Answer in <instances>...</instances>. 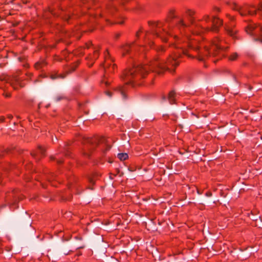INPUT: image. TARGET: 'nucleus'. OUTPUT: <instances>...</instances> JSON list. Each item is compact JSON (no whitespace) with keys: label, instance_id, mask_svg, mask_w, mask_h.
I'll return each mask as SVG.
<instances>
[{"label":"nucleus","instance_id":"nucleus-1","mask_svg":"<svg viewBox=\"0 0 262 262\" xmlns=\"http://www.w3.org/2000/svg\"><path fill=\"white\" fill-rule=\"evenodd\" d=\"M194 14V12L191 10L188 9L186 11L185 17L188 19L191 25L190 28H188L186 24L184 23L183 18L177 16L173 10L169 11L165 23L158 22L153 24L152 32H148L144 34L145 41L148 42L149 46L151 47V37L152 36L160 37L163 41H166L167 36L169 35V31L171 27L170 21L172 20V24L176 25L174 31L178 29L183 36L182 38L180 39L176 35H174V38L177 41L174 46L180 50L179 53L174 56L171 55L166 61L157 57L150 61L149 64L134 66L132 68H128L124 71L122 77L126 84H132L134 82L137 81L144 77L149 70L160 74L169 66H178L179 63L178 58L181 53L190 56L185 47L188 48L190 50L196 51L198 53V58L200 61H203L209 56H215L224 50L222 46L224 41L219 38H215L211 45H206L202 49L198 47L196 39L191 38L192 36H196L194 32L191 35L185 33L186 30H195L193 31L196 34L209 30L216 31L218 28L223 24L222 20L215 17L211 19L208 15H205L202 19L196 21L193 18Z\"/></svg>","mask_w":262,"mask_h":262},{"label":"nucleus","instance_id":"nucleus-2","mask_svg":"<svg viewBox=\"0 0 262 262\" xmlns=\"http://www.w3.org/2000/svg\"><path fill=\"white\" fill-rule=\"evenodd\" d=\"M231 8L238 11L242 16L253 15L255 14L256 11L261 13L262 14V4H260L258 8H256L253 5L239 6L233 3L231 5Z\"/></svg>","mask_w":262,"mask_h":262},{"label":"nucleus","instance_id":"nucleus-3","mask_svg":"<svg viewBox=\"0 0 262 262\" xmlns=\"http://www.w3.org/2000/svg\"><path fill=\"white\" fill-rule=\"evenodd\" d=\"M246 32L254 37L255 40L262 42V27L259 25L250 23L245 29Z\"/></svg>","mask_w":262,"mask_h":262},{"label":"nucleus","instance_id":"nucleus-4","mask_svg":"<svg viewBox=\"0 0 262 262\" xmlns=\"http://www.w3.org/2000/svg\"><path fill=\"white\" fill-rule=\"evenodd\" d=\"M105 62L103 64V68L105 74L114 71L115 64L112 63L113 62V59L110 57L107 51L104 53Z\"/></svg>","mask_w":262,"mask_h":262},{"label":"nucleus","instance_id":"nucleus-5","mask_svg":"<svg viewBox=\"0 0 262 262\" xmlns=\"http://www.w3.org/2000/svg\"><path fill=\"white\" fill-rule=\"evenodd\" d=\"M2 80L6 81V82L9 83L14 89H17L18 87H23L24 85L21 83L19 78L16 75L13 76H6Z\"/></svg>","mask_w":262,"mask_h":262},{"label":"nucleus","instance_id":"nucleus-6","mask_svg":"<svg viewBox=\"0 0 262 262\" xmlns=\"http://www.w3.org/2000/svg\"><path fill=\"white\" fill-rule=\"evenodd\" d=\"M234 25L233 24H230V25H228L226 26V30L227 32V33L232 37L233 38H235L236 37L235 34L237 32L236 30L234 29Z\"/></svg>","mask_w":262,"mask_h":262},{"label":"nucleus","instance_id":"nucleus-7","mask_svg":"<svg viewBox=\"0 0 262 262\" xmlns=\"http://www.w3.org/2000/svg\"><path fill=\"white\" fill-rule=\"evenodd\" d=\"M134 48V49L136 50L137 47L135 46L134 45H128L126 44L125 45L123 46L121 48V51L122 52V54L123 55H124L125 54L127 53L129 51V50L130 49Z\"/></svg>","mask_w":262,"mask_h":262},{"label":"nucleus","instance_id":"nucleus-8","mask_svg":"<svg viewBox=\"0 0 262 262\" xmlns=\"http://www.w3.org/2000/svg\"><path fill=\"white\" fill-rule=\"evenodd\" d=\"M176 97V94L173 91H171L169 92L168 96V99L170 104H173L174 103Z\"/></svg>","mask_w":262,"mask_h":262},{"label":"nucleus","instance_id":"nucleus-9","mask_svg":"<svg viewBox=\"0 0 262 262\" xmlns=\"http://www.w3.org/2000/svg\"><path fill=\"white\" fill-rule=\"evenodd\" d=\"M115 92L118 93L119 94H120L123 99H125L126 98L125 94V88L124 86L117 87L115 90Z\"/></svg>","mask_w":262,"mask_h":262},{"label":"nucleus","instance_id":"nucleus-10","mask_svg":"<svg viewBox=\"0 0 262 262\" xmlns=\"http://www.w3.org/2000/svg\"><path fill=\"white\" fill-rule=\"evenodd\" d=\"M46 64V61L45 60H41L35 64V68L38 70L40 68H42Z\"/></svg>","mask_w":262,"mask_h":262},{"label":"nucleus","instance_id":"nucleus-11","mask_svg":"<svg viewBox=\"0 0 262 262\" xmlns=\"http://www.w3.org/2000/svg\"><path fill=\"white\" fill-rule=\"evenodd\" d=\"M99 56V54L97 50H95L94 52V54L92 56L88 57L89 60L92 61V63L91 66L93 64V61L94 60H96Z\"/></svg>","mask_w":262,"mask_h":262},{"label":"nucleus","instance_id":"nucleus-12","mask_svg":"<svg viewBox=\"0 0 262 262\" xmlns=\"http://www.w3.org/2000/svg\"><path fill=\"white\" fill-rule=\"evenodd\" d=\"M120 160H125L128 158V155L126 153H119L117 156Z\"/></svg>","mask_w":262,"mask_h":262},{"label":"nucleus","instance_id":"nucleus-13","mask_svg":"<svg viewBox=\"0 0 262 262\" xmlns=\"http://www.w3.org/2000/svg\"><path fill=\"white\" fill-rule=\"evenodd\" d=\"M238 55L236 53L231 54L229 57V59L231 61H234L237 59Z\"/></svg>","mask_w":262,"mask_h":262},{"label":"nucleus","instance_id":"nucleus-14","mask_svg":"<svg viewBox=\"0 0 262 262\" xmlns=\"http://www.w3.org/2000/svg\"><path fill=\"white\" fill-rule=\"evenodd\" d=\"M64 76L61 75H52L51 76V78L52 79H56V78H58V77H60V78H64Z\"/></svg>","mask_w":262,"mask_h":262},{"label":"nucleus","instance_id":"nucleus-15","mask_svg":"<svg viewBox=\"0 0 262 262\" xmlns=\"http://www.w3.org/2000/svg\"><path fill=\"white\" fill-rule=\"evenodd\" d=\"M45 149L42 146H39L38 149V152H40L41 155H43L45 153Z\"/></svg>","mask_w":262,"mask_h":262},{"label":"nucleus","instance_id":"nucleus-16","mask_svg":"<svg viewBox=\"0 0 262 262\" xmlns=\"http://www.w3.org/2000/svg\"><path fill=\"white\" fill-rule=\"evenodd\" d=\"M156 49H157L158 51H163V50H164L163 47H162V46H161V47H159L157 48H156Z\"/></svg>","mask_w":262,"mask_h":262},{"label":"nucleus","instance_id":"nucleus-17","mask_svg":"<svg viewBox=\"0 0 262 262\" xmlns=\"http://www.w3.org/2000/svg\"><path fill=\"white\" fill-rule=\"evenodd\" d=\"M106 94L109 97L112 96V93L109 91L106 92Z\"/></svg>","mask_w":262,"mask_h":262},{"label":"nucleus","instance_id":"nucleus-18","mask_svg":"<svg viewBox=\"0 0 262 262\" xmlns=\"http://www.w3.org/2000/svg\"><path fill=\"white\" fill-rule=\"evenodd\" d=\"M141 32L140 31H139V32H138L137 33V34H136L137 37H139V36H140V34H141Z\"/></svg>","mask_w":262,"mask_h":262},{"label":"nucleus","instance_id":"nucleus-19","mask_svg":"<svg viewBox=\"0 0 262 262\" xmlns=\"http://www.w3.org/2000/svg\"><path fill=\"white\" fill-rule=\"evenodd\" d=\"M8 118L11 119L12 118V116L11 115H8Z\"/></svg>","mask_w":262,"mask_h":262},{"label":"nucleus","instance_id":"nucleus-20","mask_svg":"<svg viewBox=\"0 0 262 262\" xmlns=\"http://www.w3.org/2000/svg\"><path fill=\"white\" fill-rule=\"evenodd\" d=\"M105 84H106V85L108 84V82H105Z\"/></svg>","mask_w":262,"mask_h":262},{"label":"nucleus","instance_id":"nucleus-21","mask_svg":"<svg viewBox=\"0 0 262 262\" xmlns=\"http://www.w3.org/2000/svg\"><path fill=\"white\" fill-rule=\"evenodd\" d=\"M32 156H33V157L35 156V155L34 154H32Z\"/></svg>","mask_w":262,"mask_h":262},{"label":"nucleus","instance_id":"nucleus-22","mask_svg":"<svg viewBox=\"0 0 262 262\" xmlns=\"http://www.w3.org/2000/svg\"><path fill=\"white\" fill-rule=\"evenodd\" d=\"M91 183H94L92 180H91Z\"/></svg>","mask_w":262,"mask_h":262}]
</instances>
